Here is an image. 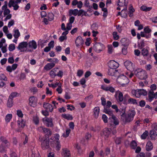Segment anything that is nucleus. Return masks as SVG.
<instances>
[{
  "label": "nucleus",
  "instance_id": "obj_1",
  "mask_svg": "<svg viewBox=\"0 0 157 157\" xmlns=\"http://www.w3.org/2000/svg\"><path fill=\"white\" fill-rule=\"evenodd\" d=\"M103 112L105 113L108 114L110 116L109 117V121L110 122L111 125L114 124L115 125H117L119 124V121L117 118L113 114V112L106 108H104Z\"/></svg>",
  "mask_w": 157,
  "mask_h": 157
},
{
  "label": "nucleus",
  "instance_id": "obj_2",
  "mask_svg": "<svg viewBox=\"0 0 157 157\" xmlns=\"http://www.w3.org/2000/svg\"><path fill=\"white\" fill-rule=\"evenodd\" d=\"M0 139L1 142L0 145V151L3 152L5 151L6 148L9 147L10 144L8 141L3 136H1Z\"/></svg>",
  "mask_w": 157,
  "mask_h": 157
},
{
  "label": "nucleus",
  "instance_id": "obj_3",
  "mask_svg": "<svg viewBox=\"0 0 157 157\" xmlns=\"http://www.w3.org/2000/svg\"><path fill=\"white\" fill-rule=\"evenodd\" d=\"M117 82L122 86H125L129 82L128 78L124 75H119L117 78Z\"/></svg>",
  "mask_w": 157,
  "mask_h": 157
},
{
  "label": "nucleus",
  "instance_id": "obj_4",
  "mask_svg": "<svg viewBox=\"0 0 157 157\" xmlns=\"http://www.w3.org/2000/svg\"><path fill=\"white\" fill-rule=\"evenodd\" d=\"M134 74L137 77L141 79H145L147 78V73L144 70L138 69L134 71Z\"/></svg>",
  "mask_w": 157,
  "mask_h": 157
},
{
  "label": "nucleus",
  "instance_id": "obj_5",
  "mask_svg": "<svg viewBox=\"0 0 157 157\" xmlns=\"http://www.w3.org/2000/svg\"><path fill=\"white\" fill-rule=\"evenodd\" d=\"M72 15L82 17L83 15L88 16V14L84 10H69V15L71 16Z\"/></svg>",
  "mask_w": 157,
  "mask_h": 157
},
{
  "label": "nucleus",
  "instance_id": "obj_6",
  "mask_svg": "<svg viewBox=\"0 0 157 157\" xmlns=\"http://www.w3.org/2000/svg\"><path fill=\"white\" fill-rule=\"evenodd\" d=\"M59 136L58 134H54L53 136L51 138V139L53 141H55L56 142V149L57 150H59L60 149L61 145L60 142L59 141Z\"/></svg>",
  "mask_w": 157,
  "mask_h": 157
},
{
  "label": "nucleus",
  "instance_id": "obj_7",
  "mask_svg": "<svg viewBox=\"0 0 157 157\" xmlns=\"http://www.w3.org/2000/svg\"><path fill=\"white\" fill-rule=\"evenodd\" d=\"M37 130L39 132H43L48 137L50 136L52 134V132L49 129L43 126H40L38 128Z\"/></svg>",
  "mask_w": 157,
  "mask_h": 157
},
{
  "label": "nucleus",
  "instance_id": "obj_8",
  "mask_svg": "<svg viewBox=\"0 0 157 157\" xmlns=\"http://www.w3.org/2000/svg\"><path fill=\"white\" fill-rule=\"evenodd\" d=\"M124 65L128 70L132 71L134 70V65L130 61H126L124 63Z\"/></svg>",
  "mask_w": 157,
  "mask_h": 157
},
{
  "label": "nucleus",
  "instance_id": "obj_9",
  "mask_svg": "<svg viewBox=\"0 0 157 157\" xmlns=\"http://www.w3.org/2000/svg\"><path fill=\"white\" fill-rule=\"evenodd\" d=\"M103 45L100 43H96L94 45L93 48L96 52L99 53L102 51Z\"/></svg>",
  "mask_w": 157,
  "mask_h": 157
},
{
  "label": "nucleus",
  "instance_id": "obj_10",
  "mask_svg": "<svg viewBox=\"0 0 157 157\" xmlns=\"http://www.w3.org/2000/svg\"><path fill=\"white\" fill-rule=\"evenodd\" d=\"M17 123L19 128L18 129L17 131L18 132H21V128L22 129L25 126V121L21 118L19 119L17 121Z\"/></svg>",
  "mask_w": 157,
  "mask_h": 157
},
{
  "label": "nucleus",
  "instance_id": "obj_11",
  "mask_svg": "<svg viewBox=\"0 0 157 157\" xmlns=\"http://www.w3.org/2000/svg\"><path fill=\"white\" fill-rule=\"evenodd\" d=\"M110 134V131L108 128H105L101 133V136L104 137L105 139L108 138Z\"/></svg>",
  "mask_w": 157,
  "mask_h": 157
},
{
  "label": "nucleus",
  "instance_id": "obj_12",
  "mask_svg": "<svg viewBox=\"0 0 157 157\" xmlns=\"http://www.w3.org/2000/svg\"><path fill=\"white\" fill-rule=\"evenodd\" d=\"M49 139L47 137L44 139L41 143V146L44 149L48 148L49 147Z\"/></svg>",
  "mask_w": 157,
  "mask_h": 157
},
{
  "label": "nucleus",
  "instance_id": "obj_13",
  "mask_svg": "<svg viewBox=\"0 0 157 157\" xmlns=\"http://www.w3.org/2000/svg\"><path fill=\"white\" fill-rule=\"evenodd\" d=\"M37 100V98L34 96L30 97L29 99V105L33 107H35L36 105Z\"/></svg>",
  "mask_w": 157,
  "mask_h": 157
},
{
  "label": "nucleus",
  "instance_id": "obj_14",
  "mask_svg": "<svg viewBox=\"0 0 157 157\" xmlns=\"http://www.w3.org/2000/svg\"><path fill=\"white\" fill-rule=\"evenodd\" d=\"M28 44V43L26 42H22L20 43L18 46L17 47V48L19 50H20L21 52H24L26 51V50L24 51L23 50L24 48H26L27 47Z\"/></svg>",
  "mask_w": 157,
  "mask_h": 157
},
{
  "label": "nucleus",
  "instance_id": "obj_15",
  "mask_svg": "<svg viewBox=\"0 0 157 157\" xmlns=\"http://www.w3.org/2000/svg\"><path fill=\"white\" fill-rule=\"evenodd\" d=\"M107 73L108 75H109L115 76H117L119 74V72L117 70H116L111 68L108 69Z\"/></svg>",
  "mask_w": 157,
  "mask_h": 157
},
{
  "label": "nucleus",
  "instance_id": "obj_16",
  "mask_svg": "<svg viewBox=\"0 0 157 157\" xmlns=\"http://www.w3.org/2000/svg\"><path fill=\"white\" fill-rule=\"evenodd\" d=\"M18 2H17V1H15L13 0H11L10 1L8 6L9 7H11L13 6L14 8V10H17L18 9L19 6L17 5Z\"/></svg>",
  "mask_w": 157,
  "mask_h": 157
},
{
  "label": "nucleus",
  "instance_id": "obj_17",
  "mask_svg": "<svg viewBox=\"0 0 157 157\" xmlns=\"http://www.w3.org/2000/svg\"><path fill=\"white\" fill-rule=\"evenodd\" d=\"M125 0H119L118 2L117 3L118 7L117 8V10H127V9L125 8H122L125 5Z\"/></svg>",
  "mask_w": 157,
  "mask_h": 157
},
{
  "label": "nucleus",
  "instance_id": "obj_18",
  "mask_svg": "<svg viewBox=\"0 0 157 157\" xmlns=\"http://www.w3.org/2000/svg\"><path fill=\"white\" fill-rule=\"evenodd\" d=\"M45 124L48 127H52L53 126L52 120L51 118H46L43 120Z\"/></svg>",
  "mask_w": 157,
  "mask_h": 157
},
{
  "label": "nucleus",
  "instance_id": "obj_19",
  "mask_svg": "<svg viewBox=\"0 0 157 157\" xmlns=\"http://www.w3.org/2000/svg\"><path fill=\"white\" fill-rule=\"evenodd\" d=\"M109 67L110 68L115 69L118 67L119 63L114 60H110L109 63Z\"/></svg>",
  "mask_w": 157,
  "mask_h": 157
},
{
  "label": "nucleus",
  "instance_id": "obj_20",
  "mask_svg": "<svg viewBox=\"0 0 157 157\" xmlns=\"http://www.w3.org/2000/svg\"><path fill=\"white\" fill-rule=\"evenodd\" d=\"M43 107L47 111L52 112L53 109L52 105L49 103H44L43 104Z\"/></svg>",
  "mask_w": 157,
  "mask_h": 157
},
{
  "label": "nucleus",
  "instance_id": "obj_21",
  "mask_svg": "<svg viewBox=\"0 0 157 157\" xmlns=\"http://www.w3.org/2000/svg\"><path fill=\"white\" fill-rule=\"evenodd\" d=\"M124 98H128V104H137V103L136 99L133 98H129V96L127 94L124 95Z\"/></svg>",
  "mask_w": 157,
  "mask_h": 157
},
{
  "label": "nucleus",
  "instance_id": "obj_22",
  "mask_svg": "<svg viewBox=\"0 0 157 157\" xmlns=\"http://www.w3.org/2000/svg\"><path fill=\"white\" fill-rule=\"evenodd\" d=\"M120 42L121 43L122 45L124 46H128L130 43L129 39L126 38H122L120 40Z\"/></svg>",
  "mask_w": 157,
  "mask_h": 157
},
{
  "label": "nucleus",
  "instance_id": "obj_23",
  "mask_svg": "<svg viewBox=\"0 0 157 157\" xmlns=\"http://www.w3.org/2000/svg\"><path fill=\"white\" fill-rule=\"evenodd\" d=\"M75 43L76 46L78 47L82 45L84 43V41L81 37L78 36L75 40Z\"/></svg>",
  "mask_w": 157,
  "mask_h": 157
},
{
  "label": "nucleus",
  "instance_id": "obj_24",
  "mask_svg": "<svg viewBox=\"0 0 157 157\" xmlns=\"http://www.w3.org/2000/svg\"><path fill=\"white\" fill-rule=\"evenodd\" d=\"M101 88L106 91H109L111 93H114L115 90L114 88L110 86H101Z\"/></svg>",
  "mask_w": 157,
  "mask_h": 157
},
{
  "label": "nucleus",
  "instance_id": "obj_25",
  "mask_svg": "<svg viewBox=\"0 0 157 157\" xmlns=\"http://www.w3.org/2000/svg\"><path fill=\"white\" fill-rule=\"evenodd\" d=\"M29 47L33 49L36 48L37 45L36 42L34 40H32L29 43Z\"/></svg>",
  "mask_w": 157,
  "mask_h": 157
},
{
  "label": "nucleus",
  "instance_id": "obj_26",
  "mask_svg": "<svg viewBox=\"0 0 157 157\" xmlns=\"http://www.w3.org/2000/svg\"><path fill=\"white\" fill-rule=\"evenodd\" d=\"M55 66V64L53 63H49L46 64L44 67V69L46 71H49Z\"/></svg>",
  "mask_w": 157,
  "mask_h": 157
},
{
  "label": "nucleus",
  "instance_id": "obj_27",
  "mask_svg": "<svg viewBox=\"0 0 157 157\" xmlns=\"http://www.w3.org/2000/svg\"><path fill=\"white\" fill-rule=\"evenodd\" d=\"M32 157H40L39 153L36 148H34L33 149H32Z\"/></svg>",
  "mask_w": 157,
  "mask_h": 157
},
{
  "label": "nucleus",
  "instance_id": "obj_28",
  "mask_svg": "<svg viewBox=\"0 0 157 157\" xmlns=\"http://www.w3.org/2000/svg\"><path fill=\"white\" fill-rule=\"evenodd\" d=\"M118 95V99L120 101H122L124 99V97L122 93L119 90H117L116 92L115 95V97H116Z\"/></svg>",
  "mask_w": 157,
  "mask_h": 157
},
{
  "label": "nucleus",
  "instance_id": "obj_29",
  "mask_svg": "<svg viewBox=\"0 0 157 157\" xmlns=\"http://www.w3.org/2000/svg\"><path fill=\"white\" fill-rule=\"evenodd\" d=\"M153 148V144L152 142L150 141H148L146 146V149L147 151H151Z\"/></svg>",
  "mask_w": 157,
  "mask_h": 157
},
{
  "label": "nucleus",
  "instance_id": "obj_30",
  "mask_svg": "<svg viewBox=\"0 0 157 157\" xmlns=\"http://www.w3.org/2000/svg\"><path fill=\"white\" fill-rule=\"evenodd\" d=\"M131 92L133 96L136 98H139L141 96L139 89L132 90Z\"/></svg>",
  "mask_w": 157,
  "mask_h": 157
},
{
  "label": "nucleus",
  "instance_id": "obj_31",
  "mask_svg": "<svg viewBox=\"0 0 157 157\" xmlns=\"http://www.w3.org/2000/svg\"><path fill=\"white\" fill-rule=\"evenodd\" d=\"M58 69V68H55L50 71V75L52 78H54L56 76V72Z\"/></svg>",
  "mask_w": 157,
  "mask_h": 157
},
{
  "label": "nucleus",
  "instance_id": "obj_32",
  "mask_svg": "<svg viewBox=\"0 0 157 157\" xmlns=\"http://www.w3.org/2000/svg\"><path fill=\"white\" fill-rule=\"evenodd\" d=\"M62 154L63 157H70L71 155L69 151L66 149H63Z\"/></svg>",
  "mask_w": 157,
  "mask_h": 157
},
{
  "label": "nucleus",
  "instance_id": "obj_33",
  "mask_svg": "<svg viewBox=\"0 0 157 157\" xmlns=\"http://www.w3.org/2000/svg\"><path fill=\"white\" fill-rule=\"evenodd\" d=\"M128 13V10H121V12L118 13L117 15H120L122 17L126 18L127 17Z\"/></svg>",
  "mask_w": 157,
  "mask_h": 157
},
{
  "label": "nucleus",
  "instance_id": "obj_34",
  "mask_svg": "<svg viewBox=\"0 0 157 157\" xmlns=\"http://www.w3.org/2000/svg\"><path fill=\"white\" fill-rule=\"evenodd\" d=\"M13 32H14L13 36L14 38H18L20 36V33L19 30L17 29H14Z\"/></svg>",
  "mask_w": 157,
  "mask_h": 157
},
{
  "label": "nucleus",
  "instance_id": "obj_35",
  "mask_svg": "<svg viewBox=\"0 0 157 157\" xmlns=\"http://www.w3.org/2000/svg\"><path fill=\"white\" fill-rule=\"evenodd\" d=\"M100 109L98 107H95L94 109V115L96 118H98L99 113Z\"/></svg>",
  "mask_w": 157,
  "mask_h": 157
},
{
  "label": "nucleus",
  "instance_id": "obj_36",
  "mask_svg": "<svg viewBox=\"0 0 157 157\" xmlns=\"http://www.w3.org/2000/svg\"><path fill=\"white\" fill-rule=\"evenodd\" d=\"M150 135L151 139H154L156 136L157 134L154 130H152L150 132Z\"/></svg>",
  "mask_w": 157,
  "mask_h": 157
},
{
  "label": "nucleus",
  "instance_id": "obj_37",
  "mask_svg": "<svg viewBox=\"0 0 157 157\" xmlns=\"http://www.w3.org/2000/svg\"><path fill=\"white\" fill-rule=\"evenodd\" d=\"M136 114V112L134 109H130L129 110L128 115L130 117H132L134 118V116Z\"/></svg>",
  "mask_w": 157,
  "mask_h": 157
},
{
  "label": "nucleus",
  "instance_id": "obj_38",
  "mask_svg": "<svg viewBox=\"0 0 157 157\" xmlns=\"http://www.w3.org/2000/svg\"><path fill=\"white\" fill-rule=\"evenodd\" d=\"M71 129L69 128H67L65 132H64L62 135V136L65 138L68 137L69 134L71 132Z\"/></svg>",
  "mask_w": 157,
  "mask_h": 157
},
{
  "label": "nucleus",
  "instance_id": "obj_39",
  "mask_svg": "<svg viewBox=\"0 0 157 157\" xmlns=\"http://www.w3.org/2000/svg\"><path fill=\"white\" fill-rule=\"evenodd\" d=\"M62 116L63 118L68 120H71L73 119L72 116L69 114H63Z\"/></svg>",
  "mask_w": 157,
  "mask_h": 157
},
{
  "label": "nucleus",
  "instance_id": "obj_40",
  "mask_svg": "<svg viewBox=\"0 0 157 157\" xmlns=\"http://www.w3.org/2000/svg\"><path fill=\"white\" fill-rule=\"evenodd\" d=\"M133 119V117H130L127 115L126 116L125 118V121L126 123H129L132 121Z\"/></svg>",
  "mask_w": 157,
  "mask_h": 157
},
{
  "label": "nucleus",
  "instance_id": "obj_41",
  "mask_svg": "<svg viewBox=\"0 0 157 157\" xmlns=\"http://www.w3.org/2000/svg\"><path fill=\"white\" fill-rule=\"evenodd\" d=\"M137 146V143L135 140H132L130 143V146L132 149H135Z\"/></svg>",
  "mask_w": 157,
  "mask_h": 157
},
{
  "label": "nucleus",
  "instance_id": "obj_42",
  "mask_svg": "<svg viewBox=\"0 0 157 157\" xmlns=\"http://www.w3.org/2000/svg\"><path fill=\"white\" fill-rule=\"evenodd\" d=\"M153 90L150 91L148 93V98L150 101H151L153 99V97L155 94Z\"/></svg>",
  "mask_w": 157,
  "mask_h": 157
},
{
  "label": "nucleus",
  "instance_id": "obj_43",
  "mask_svg": "<svg viewBox=\"0 0 157 157\" xmlns=\"http://www.w3.org/2000/svg\"><path fill=\"white\" fill-rule=\"evenodd\" d=\"M13 99L9 98L7 103V105L8 107H11L13 106Z\"/></svg>",
  "mask_w": 157,
  "mask_h": 157
},
{
  "label": "nucleus",
  "instance_id": "obj_44",
  "mask_svg": "<svg viewBox=\"0 0 157 157\" xmlns=\"http://www.w3.org/2000/svg\"><path fill=\"white\" fill-rule=\"evenodd\" d=\"M12 117V114H7L5 117V121L6 122H9L10 121Z\"/></svg>",
  "mask_w": 157,
  "mask_h": 157
},
{
  "label": "nucleus",
  "instance_id": "obj_45",
  "mask_svg": "<svg viewBox=\"0 0 157 157\" xmlns=\"http://www.w3.org/2000/svg\"><path fill=\"white\" fill-rule=\"evenodd\" d=\"M148 132L147 131H145L141 135V138L142 139H145L148 135Z\"/></svg>",
  "mask_w": 157,
  "mask_h": 157
},
{
  "label": "nucleus",
  "instance_id": "obj_46",
  "mask_svg": "<svg viewBox=\"0 0 157 157\" xmlns=\"http://www.w3.org/2000/svg\"><path fill=\"white\" fill-rule=\"evenodd\" d=\"M140 96H145L147 95V91L144 89H139Z\"/></svg>",
  "mask_w": 157,
  "mask_h": 157
},
{
  "label": "nucleus",
  "instance_id": "obj_47",
  "mask_svg": "<svg viewBox=\"0 0 157 157\" xmlns=\"http://www.w3.org/2000/svg\"><path fill=\"white\" fill-rule=\"evenodd\" d=\"M142 54L144 56H147L148 53V51L145 48H144L142 50Z\"/></svg>",
  "mask_w": 157,
  "mask_h": 157
},
{
  "label": "nucleus",
  "instance_id": "obj_48",
  "mask_svg": "<svg viewBox=\"0 0 157 157\" xmlns=\"http://www.w3.org/2000/svg\"><path fill=\"white\" fill-rule=\"evenodd\" d=\"M108 53L109 54H111L113 51V47L112 45H109L108 46Z\"/></svg>",
  "mask_w": 157,
  "mask_h": 157
},
{
  "label": "nucleus",
  "instance_id": "obj_49",
  "mask_svg": "<svg viewBox=\"0 0 157 157\" xmlns=\"http://www.w3.org/2000/svg\"><path fill=\"white\" fill-rule=\"evenodd\" d=\"M144 30L145 33L147 34H149L151 31V29H150L148 26L145 27Z\"/></svg>",
  "mask_w": 157,
  "mask_h": 157
},
{
  "label": "nucleus",
  "instance_id": "obj_50",
  "mask_svg": "<svg viewBox=\"0 0 157 157\" xmlns=\"http://www.w3.org/2000/svg\"><path fill=\"white\" fill-rule=\"evenodd\" d=\"M15 48V45L14 44H12L9 45L8 48L10 51H12L14 50Z\"/></svg>",
  "mask_w": 157,
  "mask_h": 157
},
{
  "label": "nucleus",
  "instance_id": "obj_51",
  "mask_svg": "<svg viewBox=\"0 0 157 157\" xmlns=\"http://www.w3.org/2000/svg\"><path fill=\"white\" fill-rule=\"evenodd\" d=\"M113 39L115 40H117L119 38V36L117 35V33L116 32H114L113 33Z\"/></svg>",
  "mask_w": 157,
  "mask_h": 157
},
{
  "label": "nucleus",
  "instance_id": "obj_52",
  "mask_svg": "<svg viewBox=\"0 0 157 157\" xmlns=\"http://www.w3.org/2000/svg\"><path fill=\"white\" fill-rule=\"evenodd\" d=\"M59 82H56L55 84H53L48 83V85L49 87H52L53 88H55L57 86L59 85Z\"/></svg>",
  "mask_w": 157,
  "mask_h": 157
},
{
  "label": "nucleus",
  "instance_id": "obj_53",
  "mask_svg": "<svg viewBox=\"0 0 157 157\" xmlns=\"http://www.w3.org/2000/svg\"><path fill=\"white\" fill-rule=\"evenodd\" d=\"M144 32H141L140 33L141 36L142 37H145L147 38L150 37L151 34H149L148 35H147Z\"/></svg>",
  "mask_w": 157,
  "mask_h": 157
},
{
  "label": "nucleus",
  "instance_id": "obj_54",
  "mask_svg": "<svg viewBox=\"0 0 157 157\" xmlns=\"http://www.w3.org/2000/svg\"><path fill=\"white\" fill-rule=\"evenodd\" d=\"M58 86V88L56 89V91L58 92V93L59 94H60L62 93V90L61 88V84L60 83L59 85Z\"/></svg>",
  "mask_w": 157,
  "mask_h": 157
},
{
  "label": "nucleus",
  "instance_id": "obj_55",
  "mask_svg": "<svg viewBox=\"0 0 157 157\" xmlns=\"http://www.w3.org/2000/svg\"><path fill=\"white\" fill-rule=\"evenodd\" d=\"M33 121L36 124H38L39 123V119L37 116H34Z\"/></svg>",
  "mask_w": 157,
  "mask_h": 157
},
{
  "label": "nucleus",
  "instance_id": "obj_56",
  "mask_svg": "<svg viewBox=\"0 0 157 157\" xmlns=\"http://www.w3.org/2000/svg\"><path fill=\"white\" fill-rule=\"evenodd\" d=\"M48 18L49 20L51 21L53 20L54 15L52 13H49L48 14Z\"/></svg>",
  "mask_w": 157,
  "mask_h": 157
},
{
  "label": "nucleus",
  "instance_id": "obj_57",
  "mask_svg": "<svg viewBox=\"0 0 157 157\" xmlns=\"http://www.w3.org/2000/svg\"><path fill=\"white\" fill-rule=\"evenodd\" d=\"M83 73V70H78L77 72V76L79 77H80L82 75Z\"/></svg>",
  "mask_w": 157,
  "mask_h": 157
},
{
  "label": "nucleus",
  "instance_id": "obj_58",
  "mask_svg": "<svg viewBox=\"0 0 157 157\" xmlns=\"http://www.w3.org/2000/svg\"><path fill=\"white\" fill-rule=\"evenodd\" d=\"M17 93L16 92H14L11 93L9 96V98L12 99H13V98L17 96Z\"/></svg>",
  "mask_w": 157,
  "mask_h": 157
},
{
  "label": "nucleus",
  "instance_id": "obj_59",
  "mask_svg": "<svg viewBox=\"0 0 157 157\" xmlns=\"http://www.w3.org/2000/svg\"><path fill=\"white\" fill-rule=\"evenodd\" d=\"M17 116L21 118H22L23 117V114L22 112V111L20 110H19L17 111Z\"/></svg>",
  "mask_w": 157,
  "mask_h": 157
},
{
  "label": "nucleus",
  "instance_id": "obj_60",
  "mask_svg": "<svg viewBox=\"0 0 157 157\" xmlns=\"http://www.w3.org/2000/svg\"><path fill=\"white\" fill-rule=\"evenodd\" d=\"M91 29L93 30H97L98 28V26L96 23L92 24L91 26Z\"/></svg>",
  "mask_w": 157,
  "mask_h": 157
},
{
  "label": "nucleus",
  "instance_id": "obj_61",
  "mask_svg": "<svg viewBox=\"0 0 157 157\" xmlns=\"http://www.w3.org/2000/svg\"><path fill=\"white\" fill-rule=\"evenodd\" d=\"M46 43V42L43 40H42L41 39L39 40L38 41V44L42 46L41 47H43V44L44 43Z\"/></svg>",
  "mask_w": 157,
  "mask_h": 157
},
{
  "label": "nucleus",
  "instance_id": "obj_62",
  "mask_svg": "<svg viewBox=\"0 0 157 157\" xmlns=\"http://www.w3.org/2000/svg\"><path fill=\"white\" fill-rule=\"evenodd\" d=\"M152 8L151 7H147L145 6H142L141 8L140 9L141 10H150Z\"/></svg>",
  "mask_w": 157,
  "mask_h": 157
},
{
  "label": "nucleus",
  "instance_id": "obj_63",
  "mask_svg": "<svg viewBox=\"0 0 157 157\" xmlns=\"http://www.w3.org/2000/svg\"><path fill=\"white\" fill-rule=\"evenodd\" d=\"M26 75L24 73H21L20 75V79L21 80H24L26 78Z\"/></svg>",
  "mask_w": 157,
  "mask_h": 157
},
{
  "label": "nucleus",
  "instance_id": "obj_64",
  "mask_svg": "<svg viewBox=\"0 0 157 157\" xmlns=\"http://www.w3.org/2000/svg\"><path fill=\"white\" fill-rule=\"evenodd\" d=\"M67 39V37L66 36H62L59 38V40L61 42H63L64 40Z\"/></svg>",
  "mask_w": 157,
  "mask_h": 157
}]
</instances>
